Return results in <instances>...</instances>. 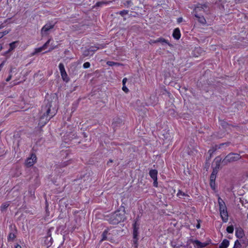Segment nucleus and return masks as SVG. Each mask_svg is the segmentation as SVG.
Listing matches in <instances>:
<instances>
[{
	"label": "nucleus",
	"mask_w": 248,
	"mask_h": 248,
	"mask_svg": "<svg viewBox=\"0 0 248 248\" xmlns=\"http://www.w3.org/2000/svg\"><path fill=\"white\" fill-rule=\"evenodd\" d=\"M16 248H21V246L19 245H17L16 246Z\"/></svg>",
	"instance_id": "obj_39"
},
{
	"label": "nucleus",
	"mask_w": 248,
	"mask_h": 248,
	"mask_svg": "<svg viewBox=\"0 0 248 248\" xmlns=\"http://www.w3.org/2000/svg\"><path fill=\"white\" fill-rule=\"evenodd\" d=\"M240 156L239 154L231 153L228 155L223 160L224 163H230L239 159Z\"/></svg>",
	"instance_id": "obj_4"
},
{
	"label": "nucleus",
	"mask_w": 248,
	"mask_h": 248,
	"mask_svg": "<svg viewBox=\"0 0 248 248\" xmlns=\"http://www.w3.org/2000/svg\"><path fill=\"white\" fill-rule=\"evenodd\" d=\"M125 219L124 211H117L111 215L108 220L111 224H116Z\"/></svg>",
	"instance_id": "obj_1"
},
{
	"label": "nucleus",
	"mask_w": 248,
	"mask_h": 248,
	"mask_svg": "<svg viewBox=\"0 0 248 248\" xmlns=\"http://www.w3.org/2000/svg\"><path fill=\"white\" fill-rule=\"evenodd\" d=\"M193 243L195 245V247L197 248H202L205 247L207 244L206 243H202L198 240H194Z\"/></svg>",
	"instance_id": "obj_10"
},
{
	"label": "nucleus",
	"mask_w": 248,
	"mask_h": 248,
	"mask_svg": "<svg viewBox=\"0 0 248 248\" xmlns=\"http://www.w3.org/2000/svg\"><path fill=\"white\" fill-rule=\"evenodd\" d=\"M196 227H197L198 229L200 228V224H197V225H196Z\"/></svg>",
	"instance_id": "obj_40"
},
{
	"label": "nucleus",
	"mask_w": 248,
	"mask_h": 248,
	"mask_svg": "<svg viewBox=\"0 0 248 248\" xmlns=\"http://www.w3.org/2000/svg\"><path fill=\"white\" fill-rule=\"evenodd\" d=\"M183 21V18L182 17H179L177 19V22L178 23H180Z\"/></svg>",
	"instance_id": "obj_35"
},
{
	"label": "nucleus",
	"mask_w": 248,
	"mask_h": 248,
	"mask_svg": "<svg viewBox=\"0 0 248 248\" xmlns=\"http://www.w3.org/2000/svg\"><path fill=\"white\" fill-rule=\"evenodd\" d=\"M2 49V46L0 44V51Z\"/></svg>",
	"instance_id": "obj_42"
},
{
	"label": "nucleus",
	"mask_w": 248,
	"mask_h": 248,
	"mask_svg": "<svg viewBox=\"0 0 248 248\" xmlns=\"http://www.w3.org/2000/svg\"><path fill=\"white\" fill-rule=\"evenodd\" d=\"M36 156L34 154H31L30 157H28L25 161V165L30 167L33 166L36 162Z\"/></svg>",
	"instance_id": "obj_5"
},
{
	"label": "nucleus",
	"mask_w": 248,
	"mask_h": 248,
	"mask_svg": "<svg viewBox=\"0 0 248 248\" xmlns=\"http://www.w3.org/2000/svg\"><path fill=\"white\" fill-rule=\"evenodd\" d=\"M10 30H5L3 31H1V33L2 34V35L4 36V35L7 34L9 32Z\"/></svg>",
	"instance_id": "obj_30"
},
{
	"label": "nucleus",
	"mask_w": 248,
	"mask_h": 248,
	"mask_svg": "<svg viewBox=\"0 0 248 248\" xmlns=\"http://www.w3.org/2000/svg\"><path fill=\"white\" fill-rule=\"evenodd\" d=\"M9 206V204L8 202H6L3 203V204H2V205L0 206L1 210V211L5 210V209H6L7 208V207Z\"/></svg>",
	"instance_id": "obj_19"
},
{
	"label": "nucleus",
	"mask_w": 248,
	"mask_h": 248,
	"mask_svg": "<svg viewBox=\"0 0 248 248\" xmlns=\"http://www.w3.org/2000/svg\"><path fill=\"white\" fill-rule=\"evenodd\" d=\"M235 235L238 238H242L244 233L243 232L241 229H238L236 231Z\"/></svg>",
	"instance_id": "obj_17"
},
{
	"label": "nucleus",
	"mask_w": 248,
	"mask_h": 248,
	"mask_svg": "<svg viewBox=\"0 0 248 248\" xmlns=\"http://www.w3.org/2000/svg\"><path fill=\"white\" fill-rule=\"evenodd\" d=\"M53 28V25L51 24H46L45 25L41 30V33L43 35L47 34V31Z\"/></svg>",
	"instance_id": "obj_7"
},
{
	"label": "nucleus",
	"mask_w": 248,
	"mask_h": 248,
	"mask_svg": "<svg viewBox=\"0 0 248 248\" xmlns=\"http://www.w3.org/2000/svg\"><path fill=\"white\" fill-rule=\"evenodd\" d=\"M217 172L214 170L210 176V186H212V183L215 182L216 178Z\"/></svg>",
	"instance_id": "obj_14"
},
{
	"label": "nucleus",
	"mask_w": 248,
	"mask_h": 248,
	"mask_svg": "<svg viewBox=\"0 0 248 248\" xmlns=\"http://www.w3.org/2000/svg\"><path fill=\"white\" fill-rule=\"evenodd\" d=\"M181 35L180 30L178 28L175 29L172 34L173 37L176 40H178L180 38Z\"/></svg>",
	"instance_id": "obj_9"
},
{
	"label": "nucleus",
	"mask_w": 248,
	"mask_h": 248,
	"mask_svg": "<svg viewBox=\"0 0 248 248\" xmlns=\"http://www.w3.org/2000/svg\"><path fill=\"white\" fill-rule=\"evenodd\" d=\"M153 180H154V183H153L154 186L155 187H157V186H158L157 178L156 179H153Z\"/></svg>",
	"instance_id": "obj_31"
},
{
	"label": "nucleus",
	"mask_w": 248,
	"mask_h": 248,
	"mask_svg": "<svg viewBox=\"0 0 248 248\" xmlns=\"http://www.w3.org/2000/svg\"><path fill=\"white\" fill-rule=\"evenodd\" d=\"M62 78L63 81L68 82L69 81V78L66 71L61 73Z\"/></svg>",
	"instance_id": "obj_16"
},
{
	"label": "nucleus",
	"mask_w": 248,
	"mask_h": 248,
	"mask_svg": "<svg viewBox=\"0 0 248 248\" xmlns=\"http://www.w3.org/2000/svg\"><path fill=\"white\" fill-rule=\"evenodd\" d=\"M127 81V78H124L123 79V85H125V83Z\"/></svg>",
	"instance_id": "obj_33"
},
{
	"label": "nucleus",
	"mask_w": 248,
	"mask_h": 248,
	"mask_svg": "<svg viewBox=\"0 0 248 248\" xmlns=\"http://www.w3.org/2000/svg\"><path fill=\"white\" fill-rule=\"evenodd\" d=\"M159 42L161 43L163 45L167 44L169 46L170 45L168 40H167L164 38H159L158 39H157V40L153 41V43H159Z\"/></svg>",
	"instance_id": "obj_12"
},
{
	"label": "nucleus",
	"mask_w": 248,
	"mask_h": 248,
	"mask_svg": "<svg viewBox=\"0 0 248 248\" xmlns=\"http://www.w3.org/2000/svg\"><path fill=\"white\" fill-rule=\"evenodd\" d=\"M207 6L205 4H199L196 6L193 11V13L195 16L198 18V20L199 22H200L202 24H205L206 22L205 19L203 16H198L197 15V12L201 10V9H204L205 8H206Z\"/></svg>",
	"instance_id": "obj_3"
},
{
	"label": "nucleus",
	"mask_w": 248,
	"mask_h": 248,
	"mask_svg": "<svg viewBox=\"0 0 248 248\" xmlns=\"http://www.w3.org/2000/svg\"><path fill=\"white\" fill-rule=\"evenodd\" d=\"M122 90L125 92V93H128L129 91L128 89L126 87L125 85H123L122 87Z\"/></svg>",
	"instance_id": "obj_29"
},
{
	"label": "nucleus",
	"mask_w": 248,
	"mask_h": 248,
	"mask_svg": "<svg viewBox=\"0 0 248 248\" xmlns=\"http://www.w3.org/2000/svg\"><path fill=\"white\" fill-rule=\"evenodd\" d=\"M90 66V63L89 62H86L83 65V67H84V68H89Z\"/></svg>",
	"instance_id": "obj_28"
},
{
	"label": "nucleus",
	"mask_w": 248,
	"mask_h": 248,
	"mask_svg": "<svg viewBox=\"0 0 248 248\" xmlns=\"http://www.w3.org/2000/svg\"><path fill=\"white\" fill-rule=\"evenodd\" d=\"M177 195L178 197H180V196H184L186 195V194H185V193H184L182 191L179 190L178 193H177Z\"/></svg>",
	"instance_id": "obj_27"
},
{
	"label": "nucleus",
	"mask_w": 248,
	"mask_h": 248,
	"mask_svg": "<svg viewBox=\"0 0 248 248\" xmlns=\"http://www.w3.org/2000/svg\"><path fill=\"white\" fill-rule=\"evenodd\" d=\"M149 175L153 179H156L157 178V171L156 170H151L149 171Z\"/></svg>",
	"instance_id": "obj_13"
},
{
	"label": "nucleus",
	"mask_w": 248,
	"mask_h": 248,
	"mask_svg": "<svg viewBox=\"0 0 248 248\" xmlns=\"http://www.w3.org/2000/svg\"><path fill=\"white\" fill-rule=\"evenodd\" d=\"M54 48V47H52L51 48L50 50H52V49H53Z\"/></svg>",
	"instance_id": "obj_44"
},
{
	"label": "nucleus",
	"mask_w": 248,
	"mask_h": 248,
	"mask_svg": "<svg viewBox=\"0 0 248 248\" xmlns=\"http://www.w3.org/2000/svg\"><path fill=\"white\" fill-rule=\"evenodd\" d=\"M224 145H227V143H222V144H221L220 145H219V148H221L222 147V146H224Z\"/></svg>",
	"instance_id": "obj_37"
},
{
	"label": "nucleus",
	"mask_w": 248,
	"mask_h": 248,
	"mask_svg": "<svg viewBox=\"0 0 248 248\" xmlns=\"http://www.w3.org/2000/svg\"><path fill=\"white\" fill-rule=\"evenodd\" d=\"M241 243L238 240H236L234 242V246L232 248H241Z\"/></svg>",
	"instance_id": "obj_20"
},
{
	"label": "nucleus",
	"mask_w": 248,
	"mask_h": 248,
	"mask_svg": "<svg viewBox=\"0 0 248 248\" xmlns=\"http://www.w3.org/2000/svg\"><path fill=\"white\" fill-rule=\"evenodd\" d=\"M3 36L2 35V34L0 32V39L2 38Z\"/></svg>",
	"instance_id": "obj_41"
},
{
	"label": "nucleus",
	"mask_w": 248,
	"mask_h": 248,
	"mask_svg": "<svg viewBox=\"0 0 248 248\" xmlns=\"http://www.w3.org/2000/svg\"><path fill=\"white\" fill-rule=\"evenodd\" d=\"M17 43V41H15V42H13L12 43H11L9 44L10 48L8 50V52H10V51H12L16 48V44Z\"/></svg>",
	"instance_id": "obj_18"
},
{
	"label": "nucleus",
	"mask_w": 248,
	"mask_h": 248,
	"mask_svg": "<svg viewBox=\"0 0 248 248\" xmlns=\"http://www.w3.org/2000/svg\"><path fill=\"white\" fill-rule=\"evenodd\" d=\"M50 112V109L48 108L47 111H46V120H45V122H44V124H46L50 119V117H48L47 115H48L49 113Z\"/></svg>",
	"instance_id": "obj_25"
},
{
	"label": "nucleus",
	"mask_w": 248,
	"mask_h": 248,
	"mask_svg": "<svg viewBox=\"0 0 248 248\" xmlns=\"http://www.w3.org/2000/svg\"><path fill=\"white\" fill-rule=\"evenodd\" d=\"M50 39H49L42 47L36 48L35 49L34 51L32 53V55H34L36 54L41 52L42 50H45L48 44L49 43Z\"/></svg>",
	"instance_id": "obj_8"
},
{
	"label": "nucleus",
	"mask_w": 248,
	"mask_h": 248,
	"mask_svg": "<svg viewBox=\"0 0 248 248\" xmlns=\"http://www.w3.org/2000/svg\"><path fill=\"white\" fill-rule=\"evenodd\" d=\"M59 70L60 71V73L65 71L64 65L62 63H60L59 64Z\"/></svg>",
	"instance_id": "obj_23"
},
{
	"label": "nucleus",
	"mask_w": 248,
	"mask_h": 248,
	"mask_svg": "<svg viewBox=\"0 0 248 248\" xmlns=\"http://www.w3.org/2000/svg\"><path fill=\"white\" fill-rule=\"evenodd\" d=\"M233 227L232 226H229L227 227L226 231L228 233H232L233 232Z\"/></svg>",
	"instance_id": "obj_22"
},
{
	"label": "nucleus",
	"mask_w": 248,
	"mask_h": 248,
	"mask_svg": "<svg viewBox=\"0 0 248 248\" xmlns=\"http://www.w3.org/2000/svg\"><path fill=\"white\" fill-rule=\"evenodd\" d=\"M99 48L96 46H91L89 49L85 50L83 53L84 57L91 56L93 55L94 52L96 51Z\"/></svg>",
	"instance_id": "obj_6"
},
{
	"label": "nucleus",
	"mask_w": 248,
	"mask_h": 248,
	"mask_svg": "<svg viewBox=\"0 0 248 248\" xmlns=\"http://www.w3.org/2000/svg\"><path fill=\"white\" fill-rule=\"evenodd\" d=\"M15 235L14 233H10L9 235V237H8V238L9 239H10V240H14L15 238Z\"/></svg>",
	"instance_id": "obj_26"
},
{
	"label": "nucleus",
	"mask_w": 248,
	"mask_h": 248,
	"mask_svg": "<svg viewBox=\"0 0 248 248\" xmlns=\"http://www.w3.org/2000/svg\"><path fill=\"white\" fill-rule=\"evenodd\" d=\"M3 27H4L3 26H0V29H1V28H2Z\"/></svg>",
	"instance_id": "obj_43"
},
{
	"label": "nucleus",
	"mask_w": 248,
	"mask_h": 248,
	"mask_svg": "<svg viewBox=\"0 0 248 248\" xmlns=\"http://www.w3.org/2000/svg\"><path fill=\"white\" fill-rule=\"evenodd\" d=\"M211 186V187H212L213 189H215V182H213V183H212V186Z\"/></svg>",
	"instance_id": "obj_38"
},
{
	"label": "nucleus",
	"mask_w": 248,
	"mask_h": 248,
	"mask_svg": "<svg viewBox=\"0 0 248 248\" xmlns=\"http://www.w3.org/2000/svg\"><path fill=\"white\" fill-rule=\"evenodd\" d=\"M218 203L221 217L223 222H226L228 220V214L226 204L223 200L219 197L218 198Z\"/></svg>",
	"instance_id": "obj_2"
},
{
	"label": "nucleus",
	"mask_w": 248,
	"mask_h": 248,
	"mask_svg": "<svg viewBox=\"0 0 248 248\" xmlns=\"http://www.w3.org/2000/svg\"><path fill=\"white\" fill-rule=\"evenodd\" d=\"M9 52H8V50L5 53V54H7L8 53H9Z\"/></svg>",
	"instance_id": "obj_45"
},
{
	"label": "nucleus",
	"mask_w": 248,
	"mask_h": 248,
	"mask_svg": "<svg viewBox=\"0 0 248 248\" xmlns=\"http://www.w3.org/2000/svg\"><path fill=\"white\" fill-rule=\"evenodd\" d=\"M229 245V241L226 239H224L219 245V248H228Z\"/></svg>",
	"instance_id": "obj_11"
},
{
	"label": "nucleus",
	"mask_w": 248,
	"mask_h": 248,
	"mask_svg": "<svg viewBox=\"0 0 248 248\" xmlns=\"http://www.w3.org/2000/svg\"><path fill=\"white\" fill-rule=\"evenodd\" d=\"M107 234H108V231H105L103 234H102V238L101 239V241H103L105 240L107 238Z\"/></svg>",
	"instance_id": "obj_24"
},
{
	"label": "nucleus",
	"mask_w": 248,
	"mask_h": 248,
	"mask_svg": "<svg viewBox=\"0 0 248 248\" xmlns=\"http://www.w3.org/2000/svg\"><path fill=\"white\" fill-rule=\"evenodd\" d=\"M5 64V61L3 62L0 64V71H1L2 67Z\"/></svg>",
	"instance_id": "obj_34"
},
{
	"label": "nucleus",
	"mask_w": 248,
	"mask_h": 248,
	"mask_svg": "<svg viewBox=\"0 0 248 248\" xmlns=\"http://www.w3.org/2000/svg\"><path fill=\"white\" fill-rule=\"evenodd\" d=\"M11 76H9L6 79V81H9L11 79Z\"/></svg>",
	"instance_id": "obj_36"
},
{
	"label": "nucleus",
	"mask_w": 248,
	"mask_h": 248,
	"mask_svg": "<svg viewBox=\"0 0 248 248\" xmlns=\"http://www.w3.org/2000/svg\"><path fill=\"white\" fill-rule=\"evenodd\" d=\"M107 64L108 65V66H114V65H120V64L119 63H117V62H112V61H108L107 62Z\"/></svg>",
	"instance_id": "obj_21"
},
{
	"label": "nucleus",
	"mask_w": 248,
	"mask_h": 248,
	"mask_svg": "<svg viewBox=\"0 0 248 248\" xmlns=\"http://www.w3.org/2000/svg\"><path fill=\"white\" fill-rule=\"evenodd\" d=\"M138 235V229L136 227L135 225L134 227V230H133V236L134 238L135 239L134 243L135 244L137 243V236Z\"/></svg>",
	"instance_id": "obj_15"
},
{
	"label": "nucleus",
	"mask_w": 248,
	"mask_h": 248,
	"mask_svg": "<svg viewBox=\"0 0 248 248\" xmlns=\"http://www.w3.org/2000/svg\"><path fill=\"white\" fill-rule=\"evenodd\" d=\"M127 14H128V11H125V10L122 11L120 12V14L122 16H124V15Z\"/></svg>",
	"instance_id": "obj_32"
}]
</instances>
